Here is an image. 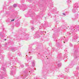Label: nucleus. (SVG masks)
Instances as JSON below:
<instances>
[{
    "label": "nucleus",
    "mask_w": 79,
    "mask_h": 79,
    "mask_svg": "<svg viewBox=\"0 0 79 79\" xmlns=\"http://www.w3.org/2000/svg\"><path fill=\"white\" fill-rule=\"evenodd\" d=\"M1 69H2L3 71L4 72H2V74L0 75V79H3L4 78V75H5V74H6V72H5V71H6V69L4 67H2L1 68Z\"/></svg>",
    "instance_id": "1"
},
{
    "label": "nucleus",
    "mask_w": 79,
    "mask_h": 79,
    "mask_svg": "<svg viewBox=\"0 0 79 79\" xmlns=\"http://www.w3.org/2000/svg\"><path fill=\"white\" fill-rule=\"evenodd\" d=\"M10 75H14V74H15V72L14 71H11L10 72Z\"/></svg>",
    "instance_id": "2"
},
{
    "label": "nucleus",
    "mask_w": 79,
    "mask_h": 79,
    "mask_svg": "<svg viewBox=\"0 0 79 79\" xmlns=\"http://www.w3.org/2000/svg\"><path fill=\"white\" fill-rule=\"evenodd\" d=\"M39 37H40V35H36V37L34 36V39H35V38H39Z\"/></svg>",
    "instance_id": "3"
},
{
    "label": "nucleus",
    "mask_w": 79,
    "mask_h": 79,
    "mask_svg": "<svg viewBox=\"0 0 79 79\" xmlns=\"http://www.w3.org/2000/svg\"><path fill=\"white\" fill-rule=\"evenodd\" d=\"M61 66V63L58 64V67H60Z\"/></svg>",
    "instance_id": "4"
},
{
    "label": "nucleus",
    "mask_w": 79,
    "mask_h": 79,
    "mask_svg": "<svg viewBox=\"0 0 79 79\" xmlns=\"http://www.w3.org/2000/svg\"><path fill=\"white\" fill-rule=\"evenodd\" d=\"M35 65V64L34 62H32V65L33 66H34V65Z\"/></svg>",
    "instance_id": "5"
},
{
    "label": "nucleus",
    "mask_w": 79,
    "mask_h": 79,
    "mask_svg": "<svg viewBox=\"0 0 79 79\" xmlns=\"http://www.w3.org/2000/svg\"><path fill=\"white\" fill-rule=\"evenodd\" d=\"M16 6H17L16 5V4H15L14 5V8H16Z\"/></svg>",
    "instance_id": "6"
},
{
    "label": "nucleus",
    "mask_w": 79,
    "mask_h": 79,
    "mask_svg": "<svg viewBox=\"0 0 79 79\" xmlns=\"http://www.w3.org/2000/svg\"><path fill=\"white\" fill-rule=\"evenodd\" d=\"M76 5H77V4H76L74 5V8L75 9V8H76L77 7V6H76Z\"/></svg>",
    "instance_id": "7"
},
{
    "label": "nucleus",
    "mask_w": 79,
    "mask_h": 79,
    "mask_svg": "<svg viewBox=\"0 0 79 79\" xmlns=\"http://www.w3.org/2000/svg\"><path fill=\"white\" fill-rule=\"evenodd\" d=\"M72 11L73 13H75V10L74 9H73L72 10Z\"/></svg>",
    "instance_id": "8"
},
{
    "label": "nucleus",
    "mask_w": 79,
    "mask_h": 79,
    "mask_svg": "<svg viewBox=\"0 0 79 79\" xmlns=\"http://www.w3.org/2000/svg\"><path fill=\"white\" fill-rule=\"evenodd\" d=\"M30 23H31V24H33V23H34V22H33V21L32 20L30 21Z\"/></svg>",
    "instance_id": "9"
},
{
    "label": "nucleus",
    "mask_w": 79,
    "mask_h": 79,
    "mask_svg": "<svg viewBox=\"0 0 79 79\" xmlns=\"http://www.w3.org/2000/svg\"><path fill=\"white\" fill-rule=\"evenodd\" d=\"M15 49H12V52H15Z\"/></svg>",
    "instance_id": "10"
},
{
    "label": "nucleus",
    "mask_w": 79,
    "mask_h": 79,
    "mask_svg": "<svg viewBox=\"0 0 79 79\" xmlns=\"http://www.w3.org/2000/svg\"><path fill=\"white\" fill-rule=\"evenodd\" d=\"M31 29L33 31V30L34 29V27H31Z\"/></svg>",
    "instance_id": "11"
},
{
    "label": "nucleus",
    "mask_w": 79,
    "mask_h": 79,
    "mask_svg": "<svg viewBox=\"0 0 79 79\" xmlns=\"http://www.w3.org/2000/svg\"><path fill=\"white\" fill-rule=\"evenodd\" d=\"M21 66L22 68H23V67H24V65H21Z\"/></svg>",
    "instance_id": "12"
},
{
    "label": "nucleus",
    "mask_w": 79,
    "mask_h": 79,
    "mask_svg": "<svg viewBox=\"0 0 79 79\" xmlns=\"http://www.w3.org/2000/svg\"><path fill=\"white\" fill-rule=\"evenodd\" d=\"M11 21H15V19H13L12 20H11Z\"/></svg>",
    "instance_id": "13"
},
{
    "label": "nucleus",
    "mask_w": 79,
    "mask_h": 79,
    "mask_svg": "<svg viewBox=\"0 0 79 79\" xmlns=\"http://www.w3.org/2000/svg\"><path fill=\"white\" fill-rule=\"evenodd\" d=\"M29 55H31V52H29Z\"/></svg>",
    "instance_id": "14"
},
{
    "label": "nucleus",
    "mask_w": 79,
    "mask_h": 79,
    "mask_svg": "<svg viewBox=\"0 0 79 79\" xmlns=\"http://www.w3.org/2000/svg\"><path fill=\"white\" fill-rule=\"evenodd\" d=\"M77 39V37H76L75 38V39Z\"/></svg>",
    "instance_id": "15"
},
{
    "label": "nucleus",
    "mask_w": 79,
    "mask_h": 79,
    "mask_svg": "<svg viewBox=\"0 0 79 79\" xmlns=\"http://www.w3.org/2000/svg\"><path fill=\"white\" fill-rule=\"evenodd\" d=\"M68 1L69 2H71V1H69V0H67V2H68Z\"/></svg>",
    "instance_id": "16"
},
{
    "label": "nucleus",
    "mask_w": 79,
    "mask_h": 79,
    "mask_svg": "<svg viewBox=\"0 0 79 79\" xmlns=\"http://www.w3.org/2000/svg\"><path fill=\"white\" fill-rule=\"evenodd\" d=\"M30 59H32V57H31H31H30Z\"/></svg>",
    "instance_id": "17"
},
{
    "label": "nucleus",
    "mask_w": 79,
    "mask_h": 79,
    "mask_svg": "<svg viewBox=\"0 0 79 79\" xmlns=\"http://www.w3.org/2000/svg\"><path fill=\"white\" fill-rule=\"evenodd\" d=\"M63 15H64L65 16L66 15H65V14L64 13H63Z\"/></svg>",
    "instance_id": "18"
},
{
    "label": "nucleus",
    "mask_w": 79,
    "mask_h": 79,
    "mask_svg": "<svg viewBox=\"0 0 79 79\" xmlns=\"http://www.w3.org/2000/svg\"><path fill=\"white\" fill-rule=\"evenodd\" d=\"M71 46H73V44H71Z\"/></svg>",
    "instance_id": "19"
},
{
    "label": "nucleus",
    "mask_w": 79,
    "mask_h": 79,
    "mask_svg": "<svg viewBox=\"0 0 79 79\" xmlns=\"http://www.w3.org/2000/svg\"><path fill=\"white\" fill-rule=\"evenodd\" d=\"M19 56H21V55H19Z\"/></svg>",
    "instance_id": "20"
},
{
    "label": "nucleus",
    "mask_w": 79,
    "mask_h": 79,
    "mask_svg": "<svg viewBox=\"0 0 79 79\" xmlns=\"http://www.w3.org/2000/svg\"><path fill=\"white\" fill-rule=\"evenodd\" d=\"M6 40V39H5L4 40Z\"/></svg>",
    "instance_id": "21"
},
{
    "label": "nucleus",
    "mask_w": 79,
    "mask_h": 79,
    "mask_svg": "<svg viewBox=\"0 0 79 79\" xmlns=\"http://www.w3.org/2000/svg\"><path fill=\"white\" fill-rule=\"evenodd\" d=\"M17 79H18V78H17Z\"/></svg>",
    "instance_id": "22"
},
{
    "label": "nucleus",
    "mask_w": 79,
    "mask_h": 79,
    "mask_svg": "<svg viewBox=\"0 0 79 79\" xmlns=\"http://www.w3.org/2000/svg\"><path fill=\"white\" fill-rule=\"evenodd\" d=\"M64 43H65V42H64Z\"/></svg>",
    "instance_id": "23"
}]
</instances>
